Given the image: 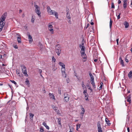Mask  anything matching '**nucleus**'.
I'll list each match as a JSON object with an SVG mask.
<instances>
[{"instance_id": "obj_19", "label": "nucleus", "mask_w": 132, "mask_h": 132, "mask_svg": "<svg viewBox=\"0 0 132 132\" xmlns=\"http://www.w3.org/2000/svg\"><path fill=\"white\" fill-rule=\"evenodd\" d=\"M28 39H29V41L30 42H32V37L30 35H28Z\"/></svg>"}, {"instance_id": "obj_36", "label": "nucleus", "mask_w": 132, "mask_h": 132, "mask_svg": "<svg viewBox=\"0 0 132 132\" xmlns=\"http://www.w3.org/2000/svg\"><path fill=\"white\" fill-rule=\"evenodd\" d=\"M26 83L27 85H29L30 84L29 81L27 79L26 80Z\"/></svg>"}, {"instance_id": "obj_37", "label": "nucleus", "mask_w": 132, "mask_h": 132, "mask_svg": "<svg viewBox=\"0 0 132 132\" xmlns=\"http://www.w3.org/2000/svg\"><path fill=\"white\" fill-rule=\"evenodd\" d=\"M52 60L53 62L55 63V62L56 61V59L54 58L53 56H52Z\"/></svg>"}, {"instance_id": "obj_57", "label": "nucleus", "mask_w": 132, "mask_h": 132, "mask_svg": "<svg viewBox=\"0 0 132 132\" xmlns=\"http://www.w3.org/2000/svg\"><path fill=\"white\" fill-rule=\"evenodd\" d=\"M56 112H57V111L58 110H57V108H56L55 109H54V110Z\"/></svg>"}, {"instance_id": "obj_39", "label": "nucleus", "mask_w": 132, "mask_h": 132, "mask_svg": "<svg viewBox=\"0 0 132 132\" xmlns=\"http://www.w3.org/2000/svg\"><path fill=\"white\" fill-rule=\"evenodd\" d=\"M85 111H81L80 112V114L82 116H84V114Z\"/></svg>"}, {"instance_id": "obj_13", "label": "nucleus", "mask_w": 132, "mask_h": 132, "mask_svg": "<svg viewBox=\"0 0 132 132\" xmlns=\"http://www.w3.org/2000/svg\"><path fill=\"white\" fill-rule=\"evenodd\" d=\"M119 60H120V63L121 64L122 67H124L125 65L124 64V62L123 60H122L121 57H120L119 58Z\"/></svg>"}, {"instance_id": "obj_10", "label": "nucleus", "mask_w": 132, "mask_h": 132, "mask_svg": "<svg viewBox=\"0 0 132 132\" xmlns=\"http://www.w3.org/2000/svg\"><path fill=\"white\" fill-rule=\"evenodd\" d=\"M48 29L50 31L51 33L53 34L54 33L53 28L52 26L50 24L48 25Z\"/></svg>"}, {"instance_id": "obj_32", "label": "nucleus", "mask_w": 132, "mask_h": 132, "mask_svg": "<svg viewBox=\"0 0 132 132\" xmlns=\"http://www.w3.org/2000/svg\"><path fill=\"white\" fill-rule=\"evenodd\" d=\"M127 3H123V6L124 9H126L127 7Z\"/></svg>"}, {"instance_id": "obj_59", "label": "nucleus", "mask_w": 132, "mask_h": 132, "mask_svg": "<svg viewBox=\"0 0 132 132\" xmlns=\"http://www.w3.org/2000/svg\"><path fill=\"white\" fill-rule=\"evenodd\" d=\"M97 61V59H95L94 60V61L95 62H96Z\"/></svg>"}, {"instance_id": "obj_3", "label": "nucleus", "mask_w": 132, "mask_h": 132, "mask_svg": "<svg viewBox=\"0 0 132 132\" xmlns=\"http://www.w3.org/2000/svg\"><path fill=\"white\" fill-rule=\"evenodd\" d=\"M47 12L50 15H54L55 16V18L56 19L58 18V13L55 12V11L52 10L50 7L49 6H47Z\"/></svg>"}, {"instance_id": "obj_14", "label": "nucleus", "mask_w": 132, "mask_h": 132, "mask_svg": "<svg viewBox=\"0 0 132 132\" xmlns=\"http://www.w3.org/2000/svg\"><path fill=\"white\" fill-rule=\"evenodd\" d=\"M105 121L106 123L108 125V126H110V125L111 123H110V121L108 118H105Z\"/></svg>"}, {"instance_id": "obj_55", "label": "nucleus", "mask_w": 132, "mask_h": 132, "mask_svg": "<svg viewBox=\"0 0 132 132\" xmlns=\"http://www.w3.org/2000/svg\"><path fill=\"white\" fill-rule=\"evenodd\" d=\"M127 0H123L124 3H127Z\"/></svg>"}, {"instance_id": "obj_26", "label": "nucleus", "mask_w": 132, "mask_h": 132, "mask_svg": "<svg viewBox=\"0 0 132 132\" xmlns=\"http://www.w3.org/2000/svg\"><path fill=\"white\" fill-rule=\"evenodd\" d=\"M76 126V130H78V129H79L80 126V124L77 125Z\"/></svg>"}, {"instance_id": "obj_62", "label": "nucleus", "mask_w": 132, "mask_h": 132, "mask_svg": "<svg viewBox=\"0 0 132 132\" xmlns=\"http://www.w3.org/2000/svg\"><path fill=\"white\" fill-rule=\"evenodd\" d=\"M56 69V68H53L52 69V70L53 71H55Z\"/></svg>"}, {"instance_id": "obj_5", "label": "nucleus", "mask_w": 132, "mask_h": 132, "mask_svg": "<svg viewBox=\"0 0 132 132\" xmlns=\"http://www.w3.org/2000/svg\"><path fill=\"white\" fill-rule=\"evenodd\" d=\"M89 75L90 78V82L92 84L94 88H96V86L94 82V77L90 72L89 73Z\"/></svg>"}, {"instance_id": "obj_7", "label": "nucleus", "mask_w": 132, "mask_h": 132, "mask_svg": "<svg viewBox=\"0 0 132 132\" xmlns=\"http://www.w3.org/2000/svg\"><path fill=\"white\" fill-rule=\"evenodd\" d=\"M21 69L22 70V72L26 76H28V75L27 74V72L26 70V68L25 67L24 65L21 66Z\"/></svg>"}, {"instance_id": "obj_38", "label": "nucleus", "mask_w": 132, "mask_h": 132, "mask_svg": "<svg viewBox=\"0 0 132 132\" xmlns=\"http://www.w3.org/2000/svg\"><path fill=\"white\" fill-rule=\"evenodd\" d=\"M111 8L113 9L115 8V6L114 5V3L113 2H112L111 3Z\"/></svg>"}, {"instance_id": "obj_9", "label": "nucleus", "mask_w": 132, "mask_h": 132, "mask_svg": "<svg viewBox=\"0 0 132 132\" xmlns=\"http://www.w3.org/2000/svg\"><path fill=\"white\" fill-rule=\"evenodd\" d=\"M61 71L63 76L65 78L67 76V75L65 72V67L61 68Z\"/></svg>"}, {"instance_id": "obj_52", "label": "nucleus", "mask_w": 132, "mask_h": 132, "mask_svg": "<svg viewBox=\"0 0 132 132\" xmlns=\"http://www.w3.org/2000/svg\"><path fill=\"white\" fill-rule=\"evenodd\" d=\"M121 3V1L120 0H118V3L119 4H120Z\"/></svg>"}, {"instance_id": "obj_17", "label": "nucleus", "mask_w": 132, "mask_h": 132, "mask_svg": "<svg viewBox=\"0 0 132 132\" xmlns=\"http://www.w3.org/2000/svg\"><path fill=\"white\" fill-rule=\"evenodd\" d=\"M124 24L125 26V28H127L129 27L128 23L127 21L125 22L124 23Z\"/></svg>"}, {"instance_id": "obj_60", "label": "nucleus", "mask_w": 132, "mask_h": 132, "mask_svg": "<svg viewBox=\"0 0 132 132\" xmlns=\"http://www.w3.org/2000/svg\"><path fill=\"white\" fill-rule=\"evenodd\" d=\"M22 11L21 10V9H20L19 11V13H21Z\"/></svg>"}, {"instance_id": "obj_22", "label": "nucleus", "mask_w": 132, "mask_h": 132, "mask_svg": "<svg viewBox=\"0 0 132 132\" xmlns=\"http://www.w3.org/2000/svg\"><path fill=\"white\" fill-rule=\"evenodd\" d=\"M128 77L129 78H131L132 77V71H130L128 74Z\"/></svg>"}, {"instance_id": "obj_25", "label": "nucleus", "mask_w": 132, "mask_h": 132, "mask_svg": "<svg viewBox=\"0 0 132 132\" xmlns=\"http://www.w3.org/2000/svg\"><path fill=\"white\" fill-rule=\"evenodd\" d=\"M87 87L88 88V89L90 90L91 92L92 91V90L91 88V86L89 85H86Z\"/></svg>"}, {"instance_id": "obj_29", "label": "nucleus", "mask_w": 132, "mask_h": 132, "mask_svg": "<svg viewBox=\"0 0 132 132\" xmlns=\"http://www.w3.org/2000/svg\"><path fill=\"white\" fill-rule=\"evenodd\" d=\"M40 132H44V130L43 127H41L40 128Z\"/></svg>"}, {"instance_id": "obj_42", "label": "nucleus", "mask_w": 132, "mask_h": 132, "mask_svg": "<svg viewBox=\"0 0 132 132\" xmlns=\"http://www.w3.org/2000/svg\"><path fill=\"white\" fill-rule=\"evenodd\" d=\"M60 111L59 110H58L56 112L57 114H58L59 115H61V114L60 113Z\"/></svg>"}, {"instance_id": "obj_24", "label": "nucleus", "mask_w": 132, "mask_h": 132, "mask_svg": "<svg viewBox=\"0 0 132 132\" xmlns=\"http://www.w3.org/2000/svg\"><path fill=\"white\" fill-rule=\"evenodd\" d=\"M82 86L83 87V89H86V87L85 86L84 82L83 81H82Z\"/></svg>"}, {"instance_id": "obj_2", "label": "nucleus", "mask_w": 132, "mask_h": 132, "mask_svg": "<svg viewBox=\"0 0 132 132\" xmlns=\"http://www.w3.org/2000/svg\"><path fill=\"white\" fill-rule=\"evenodd\" d=\"M79 47L80 48L81 50L80 53L81 55L82 58L84 59V62L86 61V56L85 54V47L84 46V43H82L81 44L79 45Z\"/></svg>"}, {"instance_id": "obj_21", "label": "nucleus", "mask_w": 132, "mask_h": 132, "mask_svg": "<svg viewBox=\"0 0 132 132\" xmlns=\"http://www.w3.org/2000/svg\"><path fill=\"white\" fill-rule=\"evenodd\" d=\"M127 101L128 102H129V103H131L130 96H129L127 97Z\"/></svg>"}, {"instance_id": "obj_15", "label": "nucleus", "mask_w": 132, "mask_h": 132, "mask_svg": "<svg viewBox=\"0 0 132 132\" xmlns=\"http://www.w3.org/2000/svg\"><path fill=\"white\" fill-rule=\"evenodd\" d=\"M59 64L62 67L61 68L65 67V65L64 64V63H63L62 62H59Z\"/></svg>"}, {"instance_id": "obj_23", "label": "nucleus", "mask_w": 132, "mask_h": 132, "mask_svg": "<svg viewBox=\"0 0 132 132\" xmlns=\"http://www.w3.org/2000/svg\"><path fill=\"white\" fill-rule=\"evenodd\" d=\"M112 21L111 19H110V25H109L110 28V29H111V27H112Z\"/></svg>"}, {"instance_id": "obj_63", "label": "nucleus", "mask_w": 132, "mask_h": 132, "mask_svg": "<svg viewBox=\"0 0 132 132\" xmlns=\"http://www.w3.org/2000/svg\"><path fill=\"white\" fill-rule=\"evenodd\" d=\"M2 67H4V66H6V64H2Z\"/></svg>"}, {"instance_id": "obj_50", "label": "nucleus", "mask_w": 132, "mask_h": 132, "mask_svg": "<svg viewBox=\"0 0 132 132\" xmlns=\"http://www.w3.org/2000/svg\"><path fill=\"white\" fill-rule=\"evenodd\" d=\"M116 41H117V45H118V44H119V43H118V42H119V39H117L116 40Z\"/></svg>"}, {"instance_id": "obj_33", "label": "nucleus", "mask_w": 132, "mask_h": 132, "mask_svg": "<svg viewBox=\"0 0 132 132\" xmlns=\"http://www.w3.org/2000/svg\"><path fill=\"white\" fill-rule=\"evenodd\" d=\"M51 106L53 110H54V109L56 108H58L56 106L53 105H51Z\"/></svg>"}, {"instance_id": "obj_51", "label": "nucleus", "mask_w": 132, "mask_h": 132, "mask_svg": "<svg viewBox=\"0 0 132 132\" xmlns=\"http://www.w3.org/2000/svg\"><path fill=\"white\" fill-rule=\"evenodd\" d=\"M125 61L127 62H128V61H129L128 60V59L127 58H126L125 59Z\"/></svg>"}, {"instance_id": "obj_6", "label": "nucleus", "mask_w": 132, "mask_h": 132, "mask_svg": "<svg viewBox=\"0 0 132 132\" xmlns=\"http://www.w3.org/2000/svg\"><path fill=\"white\" fill-rule=\"evenodd\" d=\"M61 47L60 45H57L55 47V51L58 56H59L61 52Z\"/></svg>"}, {"instance_id": "obj_11", "label": "nucleus", "mask_w": 132, "mask_h": 132, "mask_svg": "<svg viewBox=\"0 0 132 132\" xmlns=\"http://www.w3.org/2000/svg\"><path fill=\"white\" fill-rule=\"evenodd\" d=\"M97 127L98 132H102V129L101 127L100 122L99 121L97 123Z\"/></svg>"}, {"instance_id": "obj_43", "label": "nucleus", "mask_w": 132, "mask_h": 132, "mask_svg": "<svg viewBox=\"0 0 132 132\" xmlns=\"http://www.w3.org/2000/svg\"><path fill=\"white\" fill-rule=\"evenodd\" d=\"M11 81L12 83L14 84L15 85H16L17 83L15 81L13 80Z\"/></svg>"}, {"instance_id": "obj_27", "label": "nucleus", "mask_w": 132, "mask_h": 132, "mask_svg": "<svg viewBox=\"0 0 132 132\" xmlns=\"http://www.w3.org/2000/svg\"><path fill=\"white\" fill-rule=\"evenodd\" d=\"M17 41L19 43H20L21 42V37H17Z\"/></svg>"}, {"instance_id": "obj_20", "label": "nucleus", "mask_w": 132, "mask_h": 132, "mask_svg": "<svg viewBox=\"0 0 132 132\" xmlns=\"http://www.w3.org/2000/svg\"><path fill=\"white\" fill-rule=\"evenodd\" d=\"M29 115L30 119L31 120H32L34 116V114L32 113H30L29 114Z\"/></svg>"}, {"instance_id": "obj_4", "label": "nucleus", "mask_w": 132, "mask_h": 132, "mask_svg": "<svg viewBox=\"0 0 132 132\" xmlns=\"http://www.w3.org/2000/svg\"><path fill=\"white\" fill-rule=\"evenodd\" d=\"M34 6L35 7V11L37 14L38 16L40 17H41V12L40 11V7L36 5V3H34Z\"/></svg>"}, {"instance_id": "obj_58", "label": "nucleus", "mask_w": 132, "mask_h": 132, "mask_svg": "<svg viewBox=\"0 0 132 132\" xmlns=\"http://www.w3.org/2000/svg\"><path fill=\"white\" fill-rule=\"evenodd\" d=\"M90 26V24H87V27L86 28H87L88 27H89Z\"/></svg>"}, {"instance_id": "obj_46", "label": "nucleus", "mask_w": 132, "mask_h": 132, "mask_svg": "<svg viewBox=\"0 0 132 132\" xmlns=\"http://www.w3.org/2000/svg\"><path fill=\"white\" fill-rule=\"evenodd\" d=\"M16 73L18 75H19V70H16Z\"/></svg>"}, {"instance_id": "obj_35", "label": "nucleus", "mask_w": 132, "mask_h": 132, "mask_svg": "<svg viewBox=\"0 0 132 132\" xmlns=\"http://www.w3.org/2000/svg\"><path fill=\"white\" fill-rule=\"evenodd\" d=\"M35 21V19L33 17V16H32V18L31 19V21L32 23H34Z\"/></svg>"}, {"instance_id": "obj_64", "label": "nucleus", "mask_w": 132, "mask_h": 132, "mask_svg": "<svg viewBox=\"0 0 132 132\" xmlns=\"http://www.w3.org/2000/svg\"><path fill=\"white\" fill-rule=\"evenodd\" d=\"M90 24H91L92 25H94V22H91L90 23Z\"/></svg>"}, {"instance_id": "obj_41", "label": "nucleus", "mask_w": 132, "mask_h": 132, "mask_svg": "<svg viewBox=\"0 0 132 132\" xmlns=\"http://www.w3.org/2000/svg\"><path fill=\"white\" fill-rule=\"evenodd\" d=\"M58 93L59 94L61 95V89H59L58 90Z\"/></svg>"}, {"instance_id": "obj_31", "label": "nucleus", "mask_w": 132, "mask_h": 132, "mask_svg": "<svg viewBox=\"0 0 132 132\" xmlns=\"http://www.w3.org/2000/svg\"><path fill=\"white\" fill-rule=\"evenodd\" d=\"M103 82H101V85L99 87L100 90L102 88L103 86Z\"/></svg>"}, {"instance_id": "obj_12", "label": "nucleus", "mask_w": 132, "mask_h": 132, "mask_svg": "<svg viewBox=\"0 0 132 132\" xmlns=\"http://www.w3.org/2000/svg\"><path fill=\"white\" fill-rule=\"evenodd\" d=\"M49 95L51 99L54 100H55V96L53 93H49Z\"/></svg>"}, {"instance_id": "obj_40", "label": "nucleus", "mask_w": 132, "mask_h": 132, "mask_svg": "<svg viewBox=\"0 0 132 132\" xmlns=\"http://www.w3.org/2000/svg\"><path fill=\"white\" fill-rule=\"evenodd\" d=\"M81 111H85V110L84 109V108L81 105Z\"/></svg>"}, {"instance_id": "obj_18", "label": "nucleus", "mask_w": 132, "mask_h": 132, "mask_svg": "<svg viewBox=\"0 0 132 132\" xmlns=\"http://www.w3.org/2000/svg\"><path fill=\"white\" fill-rule=\"evenodd\" d=\"M67 17L68 19H70L71 18L70 16V14L69 12H68L67 14Z\"/></svg>"}, {"instance_id": "obj_61", "label": "nucleus", "mask_w": 132, "mask_h": 132, "mask_svg": "<svg viewBox=\"0 0 132 132\" xmlns=\"http://www.w3.org/2000/svg\"><path fill=\"white\" fill-rule=\"evenodd\" d=\"M29 106H28V105H27V110H28V109H29Z\"/></svg>"}, {"instance_id": "obj_53", "label": "nucleus", "mask_w": 132, "mask_h": 132, "mask_svg": "<svg viewBox=\"0 0 132 132\" xmlns=\"http://www.w3.org/2000/svg\"><path fill=\"white\" fill-rule=\"evenodd\" d=\"M127 130L128 132H130V130H129V127H128L127 128Z\"/></svg>"}, {"instance_id": "obj_34", "label": "nucleus", "mask_w": 132, "mask_h": 132, "mask_svg": "<svg viewBox=\"0 0 132 132\" xmlns=\"http://www.w3.org/2000/svg\"><path fill=\"white\" fill-rule=\"evenodd\" d=\"M70 131L69 132H73V129L71 127L69 128Z\"/></svg>"}, {"instance_id": "obj_30", "label": "nucleus", "mask_w": 132, "mask_h": 132, "mask_svg": "<svg viewBox=\"0 0 132 132\" xmlns=\"http://www.w3.org/2000/svg\"><path fill=\"white\" fill-rule=\"evenodd\" d=\"M57 119H58L57 122L58 124L59 125H61V119L60 118H58Z\"/></svg>"}, {"instance_id": "obj_45", "label": "nucleus", "mask_w": 132, "mask_h": 132, "mask_svg": "<svg viewBox=\"0 0 132 132\" xmlns=\"http://www.w3.org/2000/svg\"><path fill=\"white\" fill-rule=\"evenodd\" d=\"M87 91L86 90H84L83 92V93L84 94H87Z\"/></svg>"}, {"instance_id": "obj_56", "label": "nucleus", "mask_w": 132, "mask_h": 132, "mask_svg": "<svg viewBox=\"0 0 132 132\" xmlns=\"http://www.w3.org/2000/svg\"><path fill=\"white\" fill-rule=\"evenodd\" d=\"M69 79L68 78L67 79V82L68 83L69 82Z\"/></svg>"}, {"instance_id": "obj_44", "label": "nucleus", "mask_w": 132, "mask_h": 132, "mask_svg": "<svg viewBox=\"0 0 132 132\" xmlns=\"http://www.w3.org/2000/svg\"><path fill=\"white\" fill-rule=\"evenodd\" d=\"M42 125H43L45 127L47 125L46 124V123L45 122H44L43 123Z\"/></svg>"}, {"instance_id": "obj_16", "label": "nucleus", "mask_w": 132, "mask_h": 132, "mask_svg": "<svg viewBox=\"0 0 132 132\" xmlns=\"http://www.w3.org/2000/svg\"><path fill=\"white\" fill-rule=\"evenodd\" d=\"M1 70H0V72L2 73H4L5 72V68L4 67L1 66Z\"/></svg>"}, {"instance_id": "obj_1", "label": "nucleus", "mask_w": 132, "mask_h": 132, "mask_svg": "<svg viewBox=\"0 0 132 132\" xmlns=\"http://www.w3.org/2000/svg\"><path fill=\"white\" fill-rule=\"evenodd\" d=\"M7 15V13L5 12L2 16L0 19V32L1 31L5 25V19Z\"/></svg>"}, {"instance_id": "obj_49", "label": "nucleus", "mask_w": 132, "mask_h": 132, "mask_svg": "<svg viewBox=\"0 0 132 132\" xmlns=\"http://www.w3.org/2000/svg\"><path fill=\"white\" fill-rule=\"evenodd\" d=\"M38 72L39 73H40V74H41L42 72V71L41 69H39Z\"/></svg>"}, {"instance_id": "obj_54", "label": "nucleus", "mask_w": 132, "mask_h": 132, "mask_svg": "<svg viewBox=\"0 0 132 132\" xmlns=\"http://www.w3.org/2000/svg\"><path fill=\"white\" fill-rule=\"evenodd\" d=\"M14 47L15 48H18V47L16 45L14 46Z\"/></svg>"}, {"instance_id": "obj_48", "label": "nucleus", "mask_w": 132, "mask_h": 132, "mask_svg": "<svg viewBox=\"0 0 132 132\" xmlns=\"http://www.w3.org/2000/svg\"><path fill=\"white\" fill-rule=\"evenodd\" d=\"M120 13L119 15L117 16V19H119L120 18Z\"/></svg>"}, {"instance_id": "obj_8", "label": "nucleus", "mask_w": 132, "mask_h": 132, "mask_svg": "<svg viewBox=\"0 0 132 132\" xmlns=\"http://www.w3.org/2000/svg\"><path fill=\"white\" fill-rule=\"evenodd\" d=\"M64 101L65 102H67L69 101V95L66 93L64 94Z\"/></svg>"}, {"instance_id": "obj_47", "label": "nucleus", "mask_w": 132, "mask_h": 132, "mask_svg": "<svg viewBox=\"0 0 132 132\" xmlns=\"http://www.w3.org/2000/svg\"><path fill=\"white\" fill-rule=\"evenodd\" d=\"M45 127L48 130H49V129H50L49 126H48L47 125H46V126Z\"/></svg>"}, {"instance_id": "obj_28", "label": "nucleus", "mask_w": 132, "mask_h": 132, "mask_svg": "<svg viewBox=\"0 0 132 132\" xmlns=\"http://www.w3.org/2000/svg\"><path fill=\"white\" fill-rule=\"evenodd\" d=\"M88 96H85V100L86 101H89V100L88 98Z\"/></svg>"}]
</instances>
